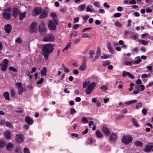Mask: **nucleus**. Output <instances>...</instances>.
<instances>
[{
  "label": "nucleus",
  "mask_w": 153,
  "mask_h": 153,
  "mask_svg": "<svg viewBox=\"0 0 153 153\" xmlns=\"http://www.w3.org/2000/svg\"><path fill=\"white\" fill-rule=\"evenodd\" d=\"M93 91L92 89L87 87L86 89L85 92L87 94H89L91 93Z\"/></svg>",
  "instance_id": "nucleus-35"
},
{
  "label": "nucleus",
  "mask_w": 153,
  "mask_h": 153,
  "mask_svg": "<svg viewBox=\"0 0 153 153\" xmlns=\"http://www.w3.org/2000/svg\"><path fill=\"white\" fill-rule=\"evenodd\" d=\"M12 15L15 18H16L17 16L18 13L19 14V10L17 8H14L12 10Z\"/></svg>",
  "instance_id": "nucleus-16"
},
{
  "label": "nucleus",
  "mask_w": 153,
  "mask_h": 153,
  "mask_svg": "<svg viewBox=\"0 0 153 153\" xmlns=\"http://www.w3.org/2000/svg\"><path fill=\"white\" fill-rule=\"evenodd\" d=\"M54 49L53 45L51 44H48L43 45L42 47V54L45 59L47 60L49 54L51 53Z\"/></svg>",
  "instance_id": "nucleus-1"
},
{
  "label": "nucleus",
  "mask_w": 153,
  "mask_h": 153,
  "mask_svg": "<svg viewBox=\"0 0 153 153\" xmlns=\"http://www.w3.org/2000/svg\"><path fill=\"white\" fill-rule=\"evenodd\" d=\"M101 89L103 91H105L107 90V88L105 85H102L101 87Z\"/></svg>",
  "instance_id": "nucleus-58"
},
{
  "label": "nucleus",
  "mask_w": 153,
  "mask_h": 153,
  "mask_svg": "<svg viewBox=\"0 0 153 153\" xmlns=\"http://www.w3.org/2000/svg\"><path fill=\"white\" fill-rule=\"evenodd\" d=\"M3 134L4 137V138L6 140L10 139L12 135L10 131L8 130H5V131L4 132Z\"/></svg>",
  "instance_id": "nucleus-6"
},
{
  "label": "nucleus",
  "mask_w": 153,
  "mask_h": 153,
  "mask_svg": "<svg viewBox=\"0 0 153 153\" xmlns=\"http://www.w3.org/2000/svg\"><path fill=\"white\" fill-rule=\"evenodd\" d=\"M90 83V81H85L83 82V88H86Z\"/></svg>",
  "instance_id": "nucleus-36"
},
{
  "label": "nucleus",
  "mask_w": 153,
  "mask_h": 153,
  "mask_svg": "<svg viewBox=\"0 0 153 153\" xmlns=\"http://www.w3.org/2000/svg\"><path fill=\"white\" fill-rule=\"evenodd\" d=\"M42 8L41 7H36L34 9V13L32 14L33 16H35L39 15L42 11Z\"/></svg>",
  "instance_id": "nucleus-8"
},
{
  "label": "nucleus",
  "mask_w": 153,
  "mask_h": 153,
  "mask_svg": "<svg viewBox=\"0 0 153 153\" xmlns=\"http://www.w3.org/2000/svg\"><path fill=\"white\" fill-rule=\"evenodd\" d=\"M9 69L10 70L13 72H17L18 71L17 70L16 68H13L12 67H10Z\"/></svg>",
  "instance_id": "nucleus-48"
},
{
  "label": "nucleus",
  "mask_w": 153,
  "mask_h": 153,
  "mask_svg": "<svg viewBox=\"0 0 153 153\" xmlns=\"http://www.w3.org/2000/svg\"><path fill=\"white\" fill-rule=\"evenodd\" d=\"M48 13V10H47V8L44 9L43 13L40 15L39 18L43 19L47 17Z\"/></svg>",
  "instance_id": "nucleus-12"
},
{
  "label": "nucleus",
  "mask_w": 153,
  "mask_h": 153,
  "mask_svg": "<svg viewBox=\"0 0 153 153\" xmlns=\"http://www.w3.org/2000/svg\"><path fill=\"white\" fill-rule=\"evenodd\" d=\"M24 136L22 134H17L16 135V140L19 143H22L23 141Z\"/></svg>",
  "instance_id": "nucleus-7"
},
{
  "label": "nucleus",
  "mask_w": 153,
  "mask_h": 153,
  "mask_svg": "<svg viewBox=\"0 0 153 153\" xmlns=\"http://www.w3.org/2000/svg\"><path fill=\"white\" fill-rule=\"evenodd\" d=\"M134 144L138 147H141L143 146V143L140 141H136L135 142Z\"/></svg>",
  "instance_id": "nucleus-27"
},
{
  "label": "nucleus",
  "mask_w": 153,
  "mask_h": 153,
  "mask_svg": "<svg viewBox=\"0 0 153 153\" xmlns=\"http://www.w3.org/2000/svg\"><path fill=\"white\" fill-rule=\"evenodd\" d=\"M15 86L18 89V94L20 95L22 94L23 92V87L22 83L21 82L16 83Z\"/></svg>",
  "instance_id": "nucleus-4"
},
{
  "label": "nucleus",
  "mask_w": 153,
  "mask_h": 153,
  "mask_svg": "<svg viewBox=\"0 0 153 153\" xmlns=\"http://www.w3.org/2000/svg\"><path fill=\"white\" fill-rule=\"evenodd\" d=\"M152 85H153V81L150 82L149 84L146 86V87L149 88L152 86Z\"/></svg>",
  "instance_id": "nucleus-61"
},
{
  "label": "nucleus",
  "mask_w": 153,
  "mask_h": 153,
  "mask_svg": "<svg viewBox=\"0 0 153 153\" xmlns=\"http://www.w3.org/2000/svg\"><path fill=\"white\" fill-rule=\"evenodd\" d=\"M138 42L144 45H147L148 43L147 41L142 39L139 40Z\"/></svg>",
  "instance_id": "nucleus-31"
},
{
  "label": "nucleus",
  "mask_w": 153,
  "mask_h": 153,
  "mask_svg": "<svg viewBox=\"0 0 153 153\" xmlns=\"http://www.w3.org/2000/svg\"><path fill=\"white\" fill-rule=\"evenodd\" d=\"M15 151L17 153H22V149L20 147H16Z\"/></svg>",
  "instance_id": "nucleus-37"
},
{
  "label": "nucleus",
  "mask_w": 153,
  "mask_h": 153,
  "mask_svg": "<svg viewBox=\"0 0 153 153\" xmlns=\"http://www.w3.org/2000/svg\"><path fill=\"white\" fill-rule=\"evenodd\" d=\"M121 16V13H115L113 16L114 17H119Z\"/></svg>",
  "instance_id": "nucleus-45"
},
{
  "label": "nucleus",
  "mask_w": 153,
  "mask_h": 153,
  "mask_svg": "<svg viewBox=\"0 0 153 153\" xmlns=\"http://www.w3.org/2000/svg\"><path fill=\"white\" fill-rule=\"evenodd\" d=\"M78 7L79 9V11H81L85 9L86 7V6L85 4H83L82 5L79 6Z\"/></svg>",
  "instance_id": "nucleus-30"
},
{
  "label": "nucleus",
  "mask_w": 153,
  "mask_h": 153,
  "mask_svg": "<svg viewBox=\"0 0 153 153\" xmlns=\"http://www.w3.org/2000/svg\"><path fill=\"white\" fill-rule=\"evenodd\" d=\"M117 10L119 11H122L123 10V8L122 7L119 6L117 8Z\"/></svg>",
  "instance_id": "nucleus-64"
},
{
  "label": "nucleus",
  "mask_w": 153,
  "mask_h": 153,
  "mask_svg": "<svg viewBox=\"0 0 153 153\" xmlns=\"http://www.w3.org/2000/svg\"><path fill=\"white\" fill-rule=\"evenodd\" d=\"M48 27L49 29L51 30H55L56 29V25L55 22L53 21V20H51L49 21L48 24Z\"/></svg>",
  "instance_id": "nucleus-5"
},
{
  "label": "nucleus",
  "mask_w": 153,
  "mask_h": 153,
  "mask_svg": "<svg viewBox=\"0 0 153 153\" xmlns=\"http://www.w3.org/2000/svg\"><path fill=\"white\" fill-rule=\"evenodd\" d=\"M71 42H68L67 45L64 48V49H65L66 50H68V48H70L71 47Z\"/></svg>",
  "instance_id": "nucleus-41"
},
{
  "label": "nucleus",
  "mask_w": 153,
  "mask_h": 153,
  "mask_svg": "<svg viewBox=\"0 0 153 153\" xmlns=\"http://www.w3.org/2000/svg\"><path fill=\"white\" fill-rule=\"evenodd\" d=\"M117 136V135L115 133H113L110 136L109 140L111 142L114 143L116 141Z\"/></svg>",
  "instance_id": "nucleus-10"
},
{
  "label": "nucleus",
  "mask_w": 153,
  "mask_h": 153,
  "mask_svg": "<svg viewBox=\"0 0 153 153\" xmlns=\"http://www.w3.org/2000/svg\"><path fill=\"white\" fill-rule=\"evenodd\" d=\"M82 121L84 123H87L88 122L87 118L85 117H83L82 118Z\"/></svg>",
  "instance_id": "nucleus-43"
},
{
  "label": "nucleus",
  "mask_w": 153,
  "mask_h": 153,
  "mask_svg": "<svg viewBox=\"0 0 153 153\" xmlns=\"http://www.w3.org/2000/svg\"><path fill=\"white\" fill-rule=\"evenodd\" d=\"M6 122L5 120L4 119L0 121V125L1 126H4Z\"/></svg>",
  "instance_id": "nucleus-52"
},
{
  "label": "nucleus",
  "mask_w": 153,
  "mask_h": 153,
  "mask_svg": "<svg viewBox=\"0 0 153 153\" xmlns=\"http://www.w3.org/2000/svg\"><path fill=\"white\" fill-rule=\"evenodd\" d=\"M101 50L100 48L99 47H98L97 49V51L96 52V54L99 55L100 56L101 55Z\"/></svg>",
  "instance_id": "nucleus-44"
},
{
  "label": "nucleus",
  "mask_w": 153,
  "mask_h": 153,
  "mask_svg": "<svg viewBox=\"0 0 153 153\" xmlns=\"http://www.w3.org/2000/svg\"><path fill=\"white\" fill-rule=\"evenodd\" d=\"M47 69L45 67L43 68L42 69L41 71V76H46V75Z\"/></svg>",
  "instance_id": "nucleus-23"
},
{
  "label": "nucleus",
  "mask_w": 153,
  "mask_h": 153,
  "mask_svg": "<svg viewBox=\"0 0 153 153\" xmlns=\"http://www.w3.org/2000/svg\"><path fill=\"white\" fill-rule=\"evenodd\" d=\"M51 16L55 22L56 24L57 25L58 24V19L56 14L54 13H52L51 14Z\"/></svg>",
  "instance_id": "nucleus-15"
},
{
  "label": "nucleus",
  "mask_w": 153,
  "mask_h": 153,
  "mask_svg": "<svg viewBox=\"0 0 153 153\" xmlns=\"http://www.w3.org/2000/svg\"><path fill=\"white\" fill-rule=\"evenodd\" d=\"M26 14L25 12L21 13L19 12V19L21 20H22V19L25 18Z\"/></svg>",
  "instance_id": "nucleus-26"
},
{
  "label": "nucleus",
  "mask_w": 153,
  "mask_h": 153,
  "mask_svg": "<svg viewBox=\"0 0 153 153\" xmlns=\"http://www.w3.org/2000/svg\"><path fill=\"white\" fill-rule=\"evenodd\" d=\"M79 24H75L73 26V28L75 29H77L79 27Z\"/></svg>",
  "instance_id": "nucleus-59"
},
{
  "label": "nucleus",
  "mask_w": 153,
  "mask_h": 153,
  "mask_svg": "<svg viewBox=\"0 0 153 153\" xmlns=\"http://www.w3.org/2000/svg\"><path fill=\"white\" fill-rule=\"evenodd\" d=\"M132 140V137L131 135L123 136L121 139L122 142L125 145L129 144Z\"/></svg>",
  "instance_id": "nucleus-3"
},
{
  "label": "nucleus",
  "mask_w": 153,
  "mask_h": 153,
  "mask_svg": "<svg viewBox=\"0 0 153 153\" xmlns=\"http://www.w3.org/2000/svg\"><path fill=\"white\" fill-rule=\"evenodd\" d=\"M25 121L28 125H32L33 123V119L30 117L27 116L25 118Z\"/></svg>",
  "instance_id": "nucleus-13"
},
{
  "label": "nucleus",
  "mask_w": 153,
  "mask_h": 153,
  "mask_svg": "<svg viewBox=\"0 0 153 153\" xmlns=\"http://www.w3.org/2000/svg\"><path fill=\"white\" fill-rule=\"evenodd\" d=\"M142 103L141 102H139L137 104L136 106V109L139 108H140L142 107Z\"/></svg>",
  "instance_id": "nucleus-39"
},
{
  "label": "nucleus",
  "mask_w": 153,
  "mask_h": 153,
  "mask_svg": "<svg viewBox=\"0 0 153 153\" xmlns=\"http://www.w3.org/2000/svg\"><path fill=\"white\" fill-rule=\"evenodd\" d=\"M55 38V37L51 33H49L46 36L45 38Z\"/></svg>",
  "instance_id": "nucleus-40"
},
{
  "label": "nucleus",
  "mask_w": 153,
  "mask_h": 153,
  "mask_svg": "<svg viewBox=\"0 0 153 153\" xmlns=\"http://www.w3.org/2000/svg\"><path fill=\"white\" fill-rule=\"evenodd\" d=\"M110 57V56L108 55H104V56H101V58L102 59H107L108 58Z\"/></svg>",
  "instance_id": "nucleus-54"
},
{
  "label": "nucleus",
  "mask_w": 153,
  "mask_h": 153,
  "mask_svg": "<svg viewBox=\"0 0 153 153\" xmlns=\"http://www.w3.org/2000/svg\"><path fill=\"white\" fill-rule=\"evenodd\" d=\"M23 152L24 153H30L29 150L27 147L24 149Z\"/></svg>",
  "instance_id": "nucleus-57"
},
{
  "label": "nucleus",
  "mask_w": 153,
  "mask_h": 153,
  "mask_svg": "<svg viewBox=\"0 0 153 153\" xmlns=\"http://www.w3.org/2000/svg\"><path fill=\"white\" fill-rule=\"evenodd\" d=\"M14 146L13 144L11 143H8L6 146V149L8 151H11Z\"/></svg>",
  "instance_id": "nucleus-19"
},
{
  "label": "nucleus",
  "mask_w": 153,
  "mask_h": 153,
  "mask_svg": "<svg viewBox=\"0 0 153 153\" xmlns=\"http://www.w3.org/2000/svg\"><path fill=\"white\" fill-rule=\"evenodd\" d=\"M96 86V84L95 82H93L90 84H89L87 87L93 90Z\"/></svg>",
  "instance_id": "nucleus-24"
},
{
  "label": "nucleus",
  "mask_w": 153,
  "mask_h": 153,
  "mask_svg": "<svg viewBox=\"0 0 153 153\" xmlns=\"http://www.w3.org/2000/svg\"><path fill=\"white\" fill-rule=\"evenodd\" d=\"M77 35V31L73 32L70 35V37L75 38L76 37Z\"/></svg>",
  "instance_id": "nucleus-34"
},
{
  "label": "nucleus",
  "mask_w": 153,
  "mask_h": 153,
  "mask_svg": "<svg viewBox=\"0 0 153 153\" xmlns=\"http://www.w3.org/2000/svg\"><path fill=\"white\" fill-rule=\"evenodd\" d=\"M44 79L43 78H41L37 82V84H42L44 81Z\"/></svg>",
  "instance_id": "nucleus-50"
},
{
  "label": "nucleus",
  "mask_w": 153,
  "mask_h": 153,
  "mask_svg": "<svg viewBox=\"0 0 153 153\" xmlns=\"http://www.w3.org/2000/svg\"><path fill=\"white\" fill-rule=\"evenodd\" d=\"M4 30L6 32L9 33L12 30L11 25L10 24H7L4 27Z\"/></svg>",
  "instance_id": "nucleus-18"
},
{
  "label": "nucleus",
  "mask_w": 153,
  "mask_h": 153,
  "mask_svg": "<svg viewBox=\"0 0 153 153\" xmlns=\"http://www.w3.org/2000/svg\"><path fill=\"white\" fill-rule=\"evenodd\" d=\"M149 34H148L147 33H146L143 34L142 35L141 37L143 38H144L146 37H149Z\"/></svg>",
  "instance_id": "nucleus-63"
},
{
  "label": "nucleus",
  "mask_w": 153,
  "mask_h": 153,
  "mask_svg": "<svg viewBox=\"0 0 153 153\" xmlns=\"http://www.w3.org/2000/svg\"><path fill=\"white\" fill-rule=\"evenodd\" d=\"M7 66L2 64L1 65V69L3 71H6Z\"/></svg>",
  "instance_id": "nucleus-32"
},
{
  "label": "nucleus",
  "mask_w": 153,
  "mask_h": 153,
  "mask_svg": "<svg viewBox=\"0 0 153 153\" xmlns=\"http://www.w3.org/2000/svg\"><path fill=\"white\" fill-rule=\"evenodd\" d=\"M141 61L142 60L140 58L135 61H134L133 62V63L134 64H137L139 63L140 62H141Z\"/></svg>",
  "instance_id": "nucleus-56"
},
{
  "label": "nucleus",
  "mask_w": 153,
  "mask_h": 153,
  "mask_svg": "<svg viewBox=\"0 0 153 153\" xmlns=\"http://www.w3.org/2000/svg\"><path fill=\"white\" fill-rule=\"evenodd\" d=\"M115 25L116 26L118 27H121L122 26V25L119 22L117 21H116L115 23Z\"/></svg>",
  "instance_id": "nucleus-53"
},
{
  "label": "nucleus",
  "mask_w": 153,
  "mask_h": 153,
  "mask_svg": "<svg viewBox=\"0 0 153 153\" xmlns=\"http://www.w3.org/2000/svg\"><path fill=\"white\" fill-rule=\"evenodd\" d=\"M6 142L5 140L0 139V148H3L6 146Z\"/></svg>",
  "instance_id": "nucleus-20"
},
{
  "label": "nucleus",
  "mask_w": 153,
  "mask_h": 153,
  "mask_svg": "<svg viewBox=\"0 0 153 153\" xmlns=\"http://www.w3.org/2000/svg\"><path fill=\"white\" fill-rule=\"evenodd\" d=\"M8 63V59H5L3 60L2 64L4 65H5L7 66Z\"/></svg>",
  "instance_id": "nucleus-38"
},
{
  "label": "nucleus",
  "mask_w": 153,
  "mask_h": 153,
  "mask_svg": "<svg viewBox=\"0 0 153 153\" xmlns=\"http://www.w3.org/2000/svg\"><path fill=\"white\" fill-rule=\"evenodd\" d=\"M150 144H151V145H147L145 147L144 149V151L146 152L149 153L151 151L152 148H153V143H151Z\"/></svg>",
  "instance_id": "nucleus-14"
},
{
  "label": "nucleus",
  "mask_w": 153,
  "mask_h": 153,
  "mask_svg": "<svg viewBox=\"0 0 153 153\" xmlns=\"http://www.w3.org/2000/svg\"><path fill=\"white\" fill-rule=\"evenodd\" d=\"M37 26L36 23L34 22L31 24L30 27V32L31 33L35 32L36 30V27Z\"/></svg>",
  "instance_id": "nucleus-17"
},
{
  "label": "nucleus",
  "mask_w": 153,
  "mask_h": 153,
  "mask_svg": "<svg viewBox=\"0 0 153 153\" xmlns=\"http://www.w3.org/2000/svg\"><path fill=\"white\" fill-rule=\"evenodd\" d=\"M73 73L75 75H77L79 73V71L77 69H74L73 71Z\"/></svg>",
  "instance_id": "nucleus-62"
},
{
  "label": "nucleus",
  "mask_w": 153,
  "mask_h": 153,
  "mask_svg": "<svg viewBox=\"0 0 153 153\" xmlns=\"http://www.w3.org/2000/svg\"><path fill=\"white\" fill-rule=\"evenodd\" d=\"M86 11L88 12H90L91 13L93 12L92 10L88 6L87 7Z\"/></svg>",
  "instance_id": "nucleus-49"
},
{
  "label": "nucleus",
  "mask_w": 153,
  "mask_h": 153,
  "mask_svg": "<svg viewBox=\"0 0 153 153\" xmlns=\"http://www.w3.org/2000/svg\"><path fill=\"white\" fill-rule=\"evenodd\" d=\"M93 142V140L91 138H88L87 143L88 144H91Z\"/></svg>",
  "instance_id": "nucleus-47"
},
{
  "label": "nucleus",
  "mask_w": 153,
  "mask_h": 153,
  "mask_svg": "<svg viewBox=\"0 0 153 153\" xmlns=\"http://www.w3.org/2000/svg\"><path fill=\"white\" fill-rule=\"evenodd\" d=\"M134 85L133 83H131L130 85V87L129 88V90L130 91H132L133 88V87Z\"/></svg>",
  "instance_id": "nucleus-51"
},
{
  "label": "nucleus",
  "mask_w": 153,
  "mask_h": 153,
  "mask_svg": "<svg viewBox=\"0 0 153 153\" xmlns=\"http://www.w3.org/2000/svg\"><path fill=\"white\" fill-rule=\"evenodd\" d=\"M76 113V111L74 108H71V114H75Z\"/></svg>",
  "instance_id": "nucleus-55"
},
{
  "label": "nucleus",
  "mask_w": 153,
  "mask_h": 153,
  "mask_svg": "<svg viewBox=\"0 0 153 153\" xmlns=\"http://www.w3.org/2000/svg\"><path fill=\"white\" fill-rule=\"evenodd\" d=\"M47 30V28L45 27V24L42 23L39 26V30L41 33L45 32Z\"/></svg>",
  "instance_id": "nucleus-11"
},
{
  "label": "nucleus",
  "mask_w": 153,
  "mask_h": 153,
  "mask_svg": "<svg viewBox=\"0 0 153 153\" xmlns=\"http://www.w3.org/2000/svg\"><path fill=\"white\" fill-rule=\"evenodd\" d=\"M5 126L10 128H13V127L12 124L10 122L8 121L6 122Z\"/></svg>",
  "instance_id": "nucleus-29"
},
{
  "label": "nucleus",
  "mask_w": 153,
  "mask_h": 153,
  "mask_svg": "<svg viewBox=\"0 0 153 153\" xmlns=\"http://www.w3.org/2000/svg\"><path fill=\"white\" fill-rule=\"evenodd\" d=\"M86 64L84 63H82V65L79 67V69L81 71H84L86 69Z\"/></svg>",
  "instance_id": "nucleus-25"
},
{
  "label": "nucleus",
  "mask_w": 153,
  "mask_h": 153,
  "mask_svg": "<svg viewBox=\"0 0 153 153\" xmlns=\"http://www.w3.org/2000/svg\"><path fill=\"white\" fill-rule=\"evenodd\" d=\"M81 37L82 38H89L91 37H92L90 35L84 34L82 35Z\"/></svg>",
  "instance_id": "nucleus-46"
},
{
  "label": "nucleus",
  "mask_w": 153,
  "mask_h": 153,
  "mask_svg": "<svg viewBox=\"0 0 153 153\" xmlns=\"http://www.w3.org/2000/svg\"><path fill=\"white\" fill-rule=\"evenodd\" d=\"M16 93L15 90L13 89H11L10 92V95L11 97H13L15 95Z\"/></svg>",
  "instance_id": "nucleus-42"
},
{
  "label": "nucleus",
  "mask_w": 153,
  "mask_h": 153,
  "mask_svg": "<svg viewBox=\"0 0 153 153\" xmlns=\"http://www.w3.org/2000/svg\"><path fill=\"white\" fill-rule=\"evenodd\" d=\"M137 101L136 100H131L130 101H127L125 102V103L127 105H130L132 103H136Z\"/></svg>",
  "instance_id": "nucleus-28"
},
{
  "label": "nucleus",
  "mask_w": 153,
  "mask_h": 153,
  "mask_svg": "<svg viewBox=\"0 0 153 153\" xmlns=\"http://www.w3.org/2000/svg\"><path fill=\"white\" fill-rule=\"evenodd\" d=\"M3 96L5 100H10L9 94L8 91L5 92L3 94Z\"/></svg>",
  "instance_id": "nucleus-21"
},
{
  "label": "nucleus",
  "mask_w": 153,
  "mask_h": 153,
  "mask_svg": "<svg viewBox=\"0 0 153 153\" xmlns=\"http://www.w3.org/2000/svg\"><path fill=\"white\" fill-rule=\"evenodd\" d=\"M110 64V62H109L107 61L104 62V63H103L102 64V65L104 66H106L109 65Z\"/></svg>",
  "instance_id": "nucleus-60"
},
{
  "label": "nucleus",
  "mask_w": 153,
  "mask_h": 153,
  "mask_svg": "<svg viewBox=\"0 0 153 153\" xmlns=\"http://www.w3.org/2000/svg\"><path fill=\"white\" fill-rule=\"evenodd\" d=\"M11 12L12 9L10 7L4 10L2 14L3 18L7 20L10 19L12 16Z\"/></svg>",
  "instance_id": "nucleus-2"
},
{
  "label": "nucleus",
  "mask_w": 153,
  "mask_h": 153,
  "mask_svg": "<svg viewBox=\"0 0 153 153\" xmlns=\"http://www.w3.org/2000/svg\"><path fill=\"white\" fill-rule=\"evenodd\" d=\"M132 123H133V125L134 126L136 127H138L139 126L138 124L137 123V120L134 118H132Z\"/></svg>",
  "instance_id": "nucleus-33"
},
{
  "label": "nucleus",
  "mask_w": 153,
  "mask_h": 153,
  "mask_svg": "<svg viewBox=\"0 0 153 153\" xmlns=\"http://www.w3.org/2000/svg\"><path fill=\"white\" fill-rule=\"evenodd\" d=\"M95 134L98 138H102L103 137L102 134L99 130H97L96 131Z\"/></svg>",
  "instance_id": "nucleus-22"
},
{
  "label": "nucleus",
  "mask_w": 153,
  "mask_h": 153,
  "mask_svg": "<svg viewBox=\"0 0 153 153\" xmlns=\"http://www.w3.org/2000/svg\"><path fill=\"white\" fill-rule=\"evenodd\" d=\"M102 129L105 136L108 137L111 134V132L107 127L103 126L102 127Z\"/></svg>",
  "instance_id": "nucleus-9"
}]
</instances>
